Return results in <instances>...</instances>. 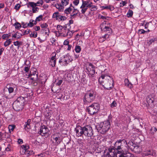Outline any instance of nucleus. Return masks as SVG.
<instances>
[{"instance_id": "nucleus-1", "label": "nucleus", "mask_w": 157, "mask_h": 157, "mask_svg": "<svg viewBox=\"0 0 157 157\" xmlns=\"http://www.w3.org/2000/svg\"><path fill=\"white\" fill-rule=\"evenodd\" d=\"M76 136L78 137L81 136L83 135L85 136L91 137L93 136V130L92 127L89 125L81 127L78 125L76 126L75 129Z\"/></svg>"}, {"instance_id": "nucleus-2", "label": "nucleus", "mask_w": 157, "mask_h": 157, "mask_svg": "<svg viewBox=\"0 0 157 157\" xmlns=\"http://www.w3.org/2000/svg\"><path fill=\"white\" fill-rule=\"evenodd\" d=\"M127 147H128L127 142L124 139L117 140L114 145L115 149L117 150V154L122 153L124 152L128 151V148Z\"/></svg>"}, {"instance_id": "nucleus-3", "label": "nucleus", "mask_w": 157, "mask_h": 157, "mask_svg": "<svg viewBox=\"0 0 157 157\" xmlns=\"http://www.w3.org/2000/svg\"><path fill=\"white\" fill-rule=\"evenodd\" d=\"M101 78L104 79L101 82L102 85L105 88L109 90L113 87V80L112 78L107 75H102L98 79L99 82H100Z\"/></svg>"}, {"instance_id": "nucleus-4", "label": "nucleus", "mask_w": 157, "mask_h": 157, "mask_svg": "<svg viewBox=\"0 0 157 157\" xmlns=\"http://www.w3.org/2000/svg\"><path fill=\"white\" fill-rule=\"evenodd\" d=\"M110 120L109 119L105 121L97 126V128L98 132L102 134H104L107 132L110 127Z\"/></svg>"}, {"instance_id": "nucleus-5", "label": "nucleus", "mask_w": 157, "mask_h": 157, "mask_svg": "<svg viewBox=\"0 0 157 157\" xmlns=\"http://www.w3.org/2000/svg\"><path fill=\"white\" fill-rule=\"evenodd\" d=\"M96 96V93L94 90H91L87 91L84 96L83 101L84 104L90 103L95 99Z\"/></svg>"}, {"instance_id": "nucleus-6", "label": "nucleus", "mask_w": 157, "mask_h": 157, "mask_svg": "<svg viewBox=\"0 0 157 157\" xmlns=\"http://www.w3.org/2000/svg\"><path fill=\"white\" fill-rule=\"evenodd\" d=\"M24 102V98L22 97L18 98L13 104V109L16 111L21 110L23 108Z\"/></svg>"}, {"instance_id": "nucleus-7", "label": "nucleus", "mask_w": 157, "mask_h": 157, "mask_svg": "<svg viewBox=\"0 0 157 157\" xmlns=\"http://www.w3.org/2000/svg\"><path fill=\"white\" fill-rule=\"evenodd\" d=\"M17 90L16 85L13 83L8 84L4 89V94L5 98H8L9 94L13 92L14 90L16 91Z\"/></svg>"}, {"instance_id": "nucleus-8", "label": "nucleus", "mask_w": 157, "mask_h": 157, "mask_svg": "<svg viewBox=\"0 0 157 157\" xmlns=\"http://www.w3.org/2000/svg\"><path fill=\"white\" fill-rule=\"evenodd\" d=\"M99 109V105L98 103H94L89 106L87 109L89 114L92 115L97 113Z\"/></svg>"}, {"instance_id": "nucleus-9", "label": "nucleus", "mask_w": 157, "mask_h": 157, "mask_svg": "<svg viewBox=\"0 0 157 157\" xmlns=\"http://www.w3.org/2000/svg\"><path fill=\"white\" fill-rule=\"evenodd\" d=\"M72 60V59H71V56L67 54L61 57L59 62L61 65L65 66H67Z\"/></svg>"}, {"instance_id": "nucleus-10", "label": "nucleus", "mask_w": 157, "mask_h": 157, "mask_svg": "<svg viewBox=\"0 0 157 157\" xmlns=\"http://www.w3.org/2000/svg\"><path fill=\"white\" fill-rule=\"evenodd\" d=\"M52 17L59 21H65L67 18L65 16L61 15L58 12L53 13Z\"/></svg>"}, {"instance_id": "nucleus-11", "label": "nucleus", "mask_w": 157, "mask_h": 157, "mask_svg": "<svg viewBox=\"0 0 157 157\" xmlns=\"http://www.w3.org/2000/svg\"><path fill=\"white\" fill-rule=\"evenodd\" d=\"M48 131V128L45 125L42 126L40 127V134L42 136L44 134L47 133Z\"/></svg>"}, {"instance_id": "nucleus-12", "label": "nucleus", "mask_w": 157, "mask_h": 157, "mask_svg": "<svg viewBox=\"0 0 157 157\" xmlns=\"http://www.w3.org/2000/svg\"><path fill=\"white\" fill-rule=\"evenodd\" d=\"M57 28L58 30V32L59 33V34L62 35V36L63 35V33H64V32L62 31H65V30L67 29L66 27L65 28L63 27L62 26L60 25H57Z\"/></svg>"}, {"instance_id": "nucleus-13", "label": "nucleus", "mask_w": 157, "mask_h": 157, "mask_svg": "<svg viewBox=\"0 0 157 157\" xmlns=\"http://www.w3.org/2000/svg\"><path fill=\"white\" fill-rule=\"evenodd\" d=\"M146 101L149 105H152L153 104L154 98L151 95H148L146 98Z\"/></svg>"}, {"instance_id": "nucleus-14", "label": "nucleus", "mask_w": 157, "mask_h": 157, "mask_svg": "<svg viewBox=\"0 0 157 157\" xmlns=\"http://www.w3.org/2000/svg\"><path fill=\"white\" fill-rule=\"evenodd\" d=\"M61 135L59 133L55 134L53 136V139L55 140L56 142L58 144L60 143L61 141Z\"/></svg>"}, {"instance_id": "nucleus-15", "label": "nucleus", "mask_w": 157, "mask_h": 157, "mask_svg": "<svg viewBox=\"0 0 157 157\" xmlns=\"http://www.w3.org/2000/svg\"><path fill=\"white\" fill-rule=\"evenodd\" d=\"M9 136L8 133L3 131L0 132V140H2L5 138H8Z\"/></svg>"}, {"instance_id": "nucleus-16", "label": "nucleus", "mask_w": 157, "mask_h": 157, "mask_svg": "<svg viewBox=\"0 0 157 157\" xmlns=\"http://www.w3.org/2000/svg\"><path fill=\"white\" fill-rule=\"evenodd\" d=\"M127 145L128 146V147H127L128 148V150L129 148L132 151L133 150L136 145L135 144L133 143L131 141H129L128 143H127Z\"/></svg>"}, {"instance_id": "nucleus-17", "label": "nucleus", "mask_w": 157, "mask_h": 157, "mask_svg": "<svg viewBox=\"0 0 157 157\" xmlns=\"http://www.w3.org/2000/svg\"><path fill=\"white\" fill-rule=\"evenodd\" d=\"M117 156H118L119 157H132V155L130 153H124V152L122 153H120V154H117Z\"/></svg>"}, {"instance_id": "nucleus-18", "label": "nucleus", "mask_w": 157, "mask_h": 157, "mask_svg": "<svg viewBox=\"0 0 157 157\" xmlns=\"http://www.w3.org/2000/svg\"><path fill=\"white\" fill-rule=\"evenodd\" d=\"M79 12V11L76 9H75L74 7V9L72 10V12L71 13V18L73 19L75 18Z\"/></svg>"}, {"instance_id": "nucleus-19", "label": "nucleus", "mask_w": 157, "mask_h": 157, "mask_svg": "<svg viewBox=\"0 0 157 157\" xmlns=\"http://www.w3.org/2000/svg\"><path fill=\"white\" fill-rule=\"evenodd\" d=\"M114 149L113 148H109V152L106 154L107 155H109L108 157H113L115 156V153L114 152Z\"/></svg>"}, {"instance_id": "nucleus-20", "label": "nucleus", "mask_w": 157, "mask_h": 157, "mask_svg": "<svg viewBox=\"0 0 157 157\" xmlns=\"http://www.w3.org/2000/svg\"><path fill=\"white\" fill-rule=\"evenodd\" d=\"M82 5L84 6H83L88 8H90L91 6V4H92V2L90 0L84 1L82 0Z\"/></svg>"}, {"instance_id": "nucleus-21", "label": "nucleus", "mask_w": 157, "mask_h": 157, "mask_svg": "<svg viewBox=\"0 0 157 157\" xmlns=\"http://www.w3.org/2000/svg\"><path fill=\"white\" fill-rule=\"evenodd\" d=\"M86 69L87 70L88 72L92 70V69H94V70H95V67L94 65L91 63L88 62L86 64Z\"/></svg>"}, {"instance_id": "nucleus-22", "label": "nucleus", "mask_w": 157, "mask_h": 157, "mask_svg": "<svg viewBox=\"0 0 157 157\" xmlns=\"http://www.w3.org/2000/svg\"><path fill=\"white\" fill-rule=\"evenodd\" d=\"M101 8L102 10H109L110 11H113L114 9V6L111 5L102 6H101Z\"/></svg>"}, {"instance_id": "nucleus-23", "label": "nucleus", "mask_w": 157, "mask_h": 157, "mask_svg": "<svg viewBox=\"0 0 157 157\" xmlns=\"http://www.w3.org/2000/svg\"><path fill=\"white\" fill-rule=\"evenodd\" d=\"M56 59L55 56H52L50 59L49 65L52 67H54L56 64Z\"/></svg>"}, {"instance_id": "nucleus-24", "label": "nucleus", "mask_w": 157, "mask_h": 157, "mask_svg": "<svg viewBox=\"0 0 157 157\" xmlns=\"http://www.w3.org/2000/svg\"><path fill=\"white\" fill-rule=\"evenodd\" d=\"M74 7L71 4L70 7L66 9L64 11V12L66 14H70L71 11H72L74 9Z\"/></svg>"}, {"instance_id": "nucleus-25", "label": "nucleus", "mask_w": 157, "mask_h": 157, "mask_svg": "<svg viewBox=\"0 0 157 157\" xmlns=\"http://www.w3.org/2000/svg\"><path fill=\"white\" fill-rule=\"evenodd\" d=\"M52 113V111L51 110H48V111H47L44 113L45 117L47 120H48L49 119L50 117H51Z\"/></svg>"}, {"instance_id": "nucleus-26", "label": "nucleus", "mask_w": 157, "mask_h": 157, "mask_svg": "<svg viewBox=\"0 0 157 157\" xmlns=\"http://www.w3.org/2000/svg\"><path fill=\"white\" fill-rule=\"evenodd\" d=\"M31 78L32 80H36L38 78V74L36 73V72L33 73V74H31Z\"/></svg>"}, {"instance_id": "nucleus-27", "label": "nucleus", "mask_w": 157, "mask_h": 157, "mask_svg": "<svg viewBox=\"0 0 157 157\" xmlns=\"http://www.w3.org/2000/svg\"><path fill=\"white\" fill-rule=\"evenodd\" d=\"M31 120L30 119H28L27 121L25 122L24 125V128L25 130H26V128L29 129L30 128V123Z\"/></svg>"}, {"instance_id": "nucleus-28", "label": "nucleus", "mask_w": 157, "mask_h": 157, "mask_svg": "<svg viewBox=\"0 0 157 157\" xmlns=\"http://www.w3.org/2000/svg\"><path fill=\"white\" fill-rule=\"evenodd\" d=\"M36 21H35L32 19L30 20L29 23L27 24L28 27H32L34 25H36Z\"/></svg>"}, {"instance_id": "nucleus-29", "label": "nucleus", "mask_w": 157, "mask_h": 157, "mask_svg": "<svg viewBox=\"0 0 157 157\" xmlns=\"http://www.w3.org/2000/svg\"><path fill=\"white\" fill-rule=\"evenodd\" d=\"M26 5L28 8H29L30 6L32 7V8L36 6V3L33 2H29L27 3Z\"/></svg>"}, {"instance_id": "nucleus-30", "label": "nucleus", "mask_w": 157, "mask_h": 157, "mask_svg": "<svg viewBox=\"0 0 157 157\" xmlns=\"http://www.w3.org/2000/svg\"><path fill=\"white\" fill-rule=\"evenodd\" d=\"M65 31L67 33H63V36L64 37L67 36L68 35H69L70 36H71V35H72V33L70 32L69 29H66V30H65Z\"/></svg>"}, {"instance_id": "nucleus-31", "label": "nucleus", "mask_w": 157, "mask_h": 157, "mask_svg": "<svg viewBox=\"0 0 157 157\" xmlns=\"http://www.w3.org/2000/svg\"><path fill=\"white\" fill-rule=\"evenodd\" d=\"M22 36V35L21 33H20L18 32H16L12 36V37L18 39L21 37Z\"/></svg>"}, {"instance_id": "nucleus-32", "label": "nucleus", "mask_w": 157, "mask_h": 157, "mask_svg": "<svg viewBox=\"0 0 157 157\" xmlns=\"http://www.w3.org/2000/svg\"><path fill=\"white\" fill-rule=\"evenodd\" d=\"M101 29L102 30L104 31H109V33H110L111 31V29L109 27L105 26L104 28H102V27H101Z\"/></svg>"}, {"instance_id": "nucleus-33", "label": "nucleus", "mask_w": 157, "mask_h": 157, "mask_svg": "<svg viewBox=\"0 0 157 157\" xmlns=\"http://www.w3.org/2000/svg\"><path fill=\"white\" fill-rule=\"evenodd\" d=\"M157 131V128L155 127H151L150 130V133L152 135L154 134Z\"/></svg>"}, {"instance_id": "nucleus-34", "label": "nucleus", "mask_w": 157, "mask_h": 157, "mask_svg": "<svg viewBox=\"0 0 157 157\" xmlns=\"http://www.w3.org/2000/svg\"><path fill=\"white\" fill-rule=\"evenodd\" d=\"M88 72L89 73L88 74L90 77H93L94 76V74L95 73V70H94V69H93L92 71Z\"/></svg>"}, {"instance_id": "nucleus-35", "label": "nucleus", "mask_w": 157, "mask_h": 157, "mask_svg": "<svg viewBox=\"0 0 157 157\" xmlns=\"http://www.w3.org/2000/svg\"><path fill=\"white\" fill-rule=\"evenodd\" d=\"M125 85L130 88H131L132 87V84H130L129 83L128 80V79H126L124 80Z\"/></svg>"}, {"instance_id": "nucleus-36", "label": "nucleus", "mask_w": 157, "mask_h": 157, "mask_svg": "<svg viewBox=\"0 0 157 157\" xmlns=\"http://www.w3.org/2000/svg\"><path fill=\"white\" fill-rule=\"evenodd\" d=\"M14 45L15 46H17V49H19L21 45H22V43L19 41H16L13 42Z\"/></svg>"}, {"instance_id": "nucleus-37", "label": "nucleus", "mask_w": 157, "mask_h": 157, "mask_svg": "<svg viewBox=\"0 0 157 157\" xmlns=\"http://www.w3.org/2000/svg\"><path fill=\"white\" fill-rule=\"evenodd\" d=\"M83 6V5H82L80 7V8L82 9L81 12L82 14H84L88 9V8Z\"/></svg>"}, {"instance_id": "nucleus-38", "label": "nucleus", "mask_w": 157, "mask_h": 157, "mask_svg": "<svg viewBox=\"0 0 157 157\" xmlns=\"http://www.w3.org/2000/svg\"><path fill=\"white\" fill-rule=\"evenodd\" d=\"M81 47L79 45H76L75 47V51L76 53H79L81 51Z\"/></svg>"}, {"instance_id": "nucleus-39", "label": "nucleus", "mask_w": 157, "mask_h": 157, "mask_svg": "<svg viewBox=\"0 0 157 157\" xmlns=\"http://www.w3.org/2000/svg\"><path fill=\"white\" fill-rule=\"evenodd\" d=\"M24 153H25V154L27 155L28 156L32 155L33 154V151L32 150L27 151L26 150V151H25Z\"/></svg>"}, {"instance_id": "nucleus-40", "label": "nucleus", "mask_w": 157, "mask_h": 157, "mask_svg": "<svg viewBox=\"0 0 157 157\" xmlns=\"http://www.w3.org/2000/svg\"><path fill=\"white\" fill-rule=\"evenodd\" d=\"M11 43V41L10 39L7 40L4 43V45L5 47H7L10 45Z\"/></svg>"}, {"instance_id": "nucleus-41", "label": "nucleus", "mask_w": 157, "mask_h": 157, "mask_svg": "<svg viewBox=\"0 0 157 157\" xmlns=\"http://www.w3.org/2000/svg\"><path fill=\"white\" fill-rule=\"evenodd\" d=\"M56 7L58 9L59 11H63V7L62 6L58 4L55 5Z\"/></svg>"}, {"instance_id": "nucleus-42", "label": "nucleus", "mask_w": 157, "mask_h": 157, "mask_svg": "<svg viewBox=\"0 0 157 157\" xmlns=\"http://www.w3.org/2000/svg\"><path fill=\"white\" fill-rule=\"evenodd\" d=\"M133 15V11L131 10H129L127 14V16L128 17H131Z\"/></svg>"}, {"instance_id": "nucleus-43", "label": "nucleus", "mask_w": 157, "mask_h": 157, "mask_svg": "<svg viewBox=\"0 0 157 157\" xmlns=\"http://www.w3.org/2000/svg\"><path fill=\"white\" fill-rule=\"evenodd\" d=\"M22 149L24 150L25 151L27 150L29 148V146L27 145H23L21 146Z\"/></svg>"}, {"instance_id": "nucleus-44", "label": "nucleus", "mask_w": 157, "mask_h": 157, "mask_svg": "<svg viewBox=\"0 0 157 157\" xmlns=\"http://www.w3.org/2000/svg\"><path fill=\"white\" fill-rule=\"evenodd\" d=\"M43 1L42 0H39L37 2L36 4V6H41L43 5Z\"/></svg>"}, {"instance_id": "nucleus-45", "label": "nucleus", "mask_w": 157, "mask_h": 157, "mask_svg": "<svg viewBox=\"0 0 157 157\" xmlns=\"http://www.w3.org/2000/svg\"><path fill=\"white\" fill-rule=\"evenodd\" d=\"M14 25L15 26V28L17 29H19L21 27L20 24L17 22L14 24Z\"/></svg>"}, {"instance_id": "nucleus-46", "label": "nucleus", "mask_w": 157, "mask_h": 157, "mask_svg": "<svg viewBox=\"0 0 157 157\" xmlns=\"http://www.w3.org/2000/svg\"><path fill=\"white\" fill-rule=\"evenodd\" d=\"M156 40L157 39L156 38H153L149 40L147 42V43L149 45H150L151 44L153 43L155 41H156Z\"/></svg>"}, {"instance_id": "nucleus-47", "label": "nucleus", "mask_w": 157, "mask_h": 157, "mask_svg": "<svg viewBox=\"0 0 157 157\" xmlns=\"http://www.w3.org/2000/svg\"><path fill=\"white\" fill-rule=\"evenodd\" d=\"M62 2L63 6H65L68 4L69 3V0H62Z\"/></svg>"}, {"instance_id": "nucleus-48", "label": "nucleus", "mask_w": 157, "mask_h": 157, "mask_svg": "<svg viewBox=\"0 0 157 157\" xmlns=\"http://www.w3.org/2000/svg\"><path fill=\"white\" fill-rule=\"evenodd\" d=\"M43 17V16L42 15H40L38 17L36 18V20L35 21H36V22L37 21H40L42 20Z\"/></svg>"}, {"instance_id": "nucleus-49", "label": "nucleus", "mask_w": 157, "mask_h": 157, "mask_svg": "<svg viewBox=\"0 0 157 157\" xmlns=\"http://www.w3.org/2000/svg\"><path fill=\"white\" fill-rule=\"evenodd\" d=\"M10 35H8V34H4L2 36V38L3 39H5L6 38L8 39Z\"/></svg>"}, {"instance_id": "nucleus-50", "label": "nucleus", "mask_w": 157, "mask_h": 157, "mask_svg": "<svg viewBox=\"0 0 157 157\" xmlns=\"http://www.w3.org/2000/svg\"><path fill=\"white\" fill-rule=\"evenodd\" d=\"M30 35L31 37L36 38L37 36V33L36 32H34L33 33H31L30 34Z\"/></svg>"}, {"instance_id": "nucleus-51", "label": "nucleus", "mask_w": 157, "mask_h": 157, "mask_svg": "<svg viewBox=\"0 0 157 157\" xmlns=\"http://www.w3.org/2000/svg\"><path fill=\"white\" fill-rule=\"evenodd\" d=\"M117 102L115 101H113V102L111 104V107L112 108H113L116 107L117 105Z\"/></svg>"}, {"instance_id": "nucleus-52", "label": "nucleus", "mask_w": 157, "mask_h": 157, "mask_svg": "<svg viewBox=\"0 0 157 157\" xmlns=\"http://www.w3.org/2000/svg\"><path fill=\"white\" fill-rule=\"evenodd\" d=\"M39 8L37 7H34L32 9V11L33 13H36L38 12Z\"/></svg>"}, {"instance_id": "nucleus-53", "label": "nucleus", "mask_w": 157, "mask_h": 157, "mask_svg": "<svg viewBox=\"0 0 157 157\" xmlns=\"http://www.w3.org/2000/svg\"><path fill=\"white\" fill-rule=\"evenodd\" d=\"M15 127V125L13 124L9 125L8 127V128L9 130L13 131Z\"/></svg>"}, {"instance_id": "nucleus-54", "label": "nucleus", "mask_w": 157, "mask_h": 157, "mask_svg": "<svg viewBox=\"0 0 157 157\" xmlns=\"http://www.w3.org/2000/svg\"><path fill=\"white\" fill-rule=\"evenodd\" d=\"M90 8H91V11H94L97 9V7L96 6L93 5L92 4H91V6Z\"/></svg>"}, {"instance_id": "nucleus-55", "label": "nucleus", "mask_w": 157, "mask_h": 157, "mask_svg": "<svg viewBox=\"0 0 157 157\" xmlns=\"http://www.w3.org/2000/svg\"><path fill=\"white\" fill-rule=\"evenodd\" d=\"M156 152L155 150H152L151 153H148L147 155H151L152 156H155L156 155Z\"/></svg>"}, {"instance_id": "nucleus-56", "label": "nucleus", "mask_w": 157, "mask_h": 157, "mask_svg": "<svg viewBox=\"0 0 157 157\" xmlns=\"http://www.w3.org/2000/svg\"><path fill=\"white\" fill-rule=\"evenodd\" d=\"M127 3V2L125 1H122V2L120 3V6L123 7L125 6Z\"/></svg>"}, {"instance_id": "nucleus-57", "label": "nucleus", "mask_w": 157, "mask_h": 157, "mask_svg": "<svg viewBox=\"0 0 157 157\" xmlns=\"http://www.w3.org/2000/svg\"><path fill=\"white\" fill-rule=\"evenodd\" d=\"M40 26L42 28L47 29L48 25L46 23H44L41 25Z\"/></svg>"}, {"instance_id": "nucleus-58", "label": "nucleus", "mask_w": 157, "mask_h": 157, "mask_svg": "<svg viewBox=\"0 0 157 157\" xmlns=\"http://www.w3.org/2000/svg\"><path fill=\"white\" fill-rule=\"evenodd\" d=\"M47 30H46L45 31H46L45 33V35H46L47 36H46V38L47 37L49 36V33L50 32L48 28H47Z\"/></svg>"}, {"instance_id": "nucleus-59", "label": "nucleus", "mask_w": 157, "mask_h": 157, "mask_svg": "<svg viewBox=\"0 0 157 157\" xmlns=\"http://www.w3.org/2000/svg\"><path fill=\"white\" fill-rule=\"evenodd\" d=\"M105 39L103 36L99 38L98 40L100 42H102L105 40Z\"/></svg>"}, {"instance_id": "nucleus-60", "label": "nucleus", "mask_w": 157, "mask_h": 157, "mask_svg": "<svg viewBox=\"0 0 157 157\" xmlns=\"http://www.w3.org/2000/svg\"><path fill=\"white\" fill-rule=\"evenodd\" d=\"M21 7V5L19 4H17L15 6L14 9L17 10H18Z\"/></svg>"}, {"instance_id": "nucleus-61", "label": "nucleus", "mask_w": 157, "mask_h": 157, "mask_svg": "<svg viewBox=\"0 0 157 157\" xmlns=\"http://www.w3.org/2000/svg\"><path fill=\"white\" fill-rule=\"evenodd\" d=\"M69 43V41L68 39H67L65 40L63 42V44L64 45H68Z\"/></svg>"}, {"instance_id": "nucleus-62", "label": "nucleus", "mask_w": 157, "mask_h": 157, "mask_svg": "<svg viewBox=\"0 0 157 157\" xmlns=\"http://www.w3.org/2000/svg\"><path fill=\"white\" fill-rule=\"evenodd\" d=\"M56 84L58 86L60 85L62 82V80H58L57 82L56 81Z\"/></svg>"}, {"instance_id": "nucleus-63", "label": "nucleus", "mask_w": 157, "mask_h": 157, "mask_svg": "<svg viewBox=\"0 0 157 157\" xmlns=\"http://www.w3.org/2000/svg\"><path fill=\"white\" fill-rule=\"evenodd\" d=\"M73 3L75 6H77L79 3V0H75L73 2Z\"/></svg>"}, {"instance_id": "nucleus-64", "label": "nucleus", "mask_w": 157, "mask_h": 157, "mask_svg": "<svg viewBox=\"0 0 157 157\" xmlns=\"http://www.w3.org/2000/svg\"><path fill=\"white\" fill-rule=\"evenodd\" d=\"M56 41V39L55 38L53 37H52L50 39V41L51 43H52V44H53L54 42H55Z\"/></svg>"}]
</instances>
